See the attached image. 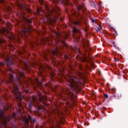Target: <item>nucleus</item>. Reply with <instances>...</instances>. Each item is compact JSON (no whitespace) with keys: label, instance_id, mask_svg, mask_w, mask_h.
Returning a JSON list of instances; mask_svg holds the SVG:
<instances>
[{"label":"nucleus","instance_id":"nucleus-1","mask_svg":"<svg viewBox=\"0 0 128 128\" xmlns=\"http://www.w3.org/2000/svg\"><path fill=\"white\" fill-rule=\"evenodd\" d=\"M4 64L2 62H0V72L3 74H8V80H6V84H8L10 88H11L13 94H14L16 100H22V98H24V95L22 94L20 91L18 89V86H22V81H24V70H18L16 72V78H14V71L12 68H7V71L2 70V68H4Z\"/></svg>","mask_w":128,"mask_h":128},{"label":"nucleus","instance_id":"nucleus-2","mask_svg":"<svg viewBox=\"0 0 128 128\" xmlns=\"http://www.w3.org/2000/svg\"><path fill=\"white\" fill-rule=\"evenodd\" d=\"M53 4L52 7L48 6V3L44 0H38L40 4L43 6L45 10L43 11L42 8H38L37 12L40 14H44L50 24H52L56 22L58 16H60V8L56 4H62L68 6L70 2L68 0H50Z\"/></svg>","mask_w":128,"mask_h":128},{"label":"nucleus","instance_id":"nucleus-3","mask_svg":"<svg viewBox=\"0 0 128 128\" xmlns=\"http://www.w3.org/2000/svg\"><path fill=\"white\" fill-rule=\"evenodd\" d=\"M78 76H79V78L76 76L70 77L68 84L70 90L68 88L63 89L62 90V94L69 96L70 98H74L76 96V94L78 92H80V90L82 88V82L84 80V78H82L84 74L78 72Z\"/></svg>","mask_w":128,"mask_h":128},{"label":"nucleus","instance_id":"nucleus-4","mask_svg":"<svg viewBox=\"0 0 128 128\" xmlns=\"http://www.w3.org/2000/svg\"><path fill=\"white\" fill-rule=\"evenodd\" d=\"M50 68L47 64L44 66L40 64L39 66V72H38L39 78H35L34 82L38 86H40L41 90L46 86V84H44L42 80H44V76L42 72H46L48 70H50Z\"/></svg>","mask_w":128,"mask_h":128},{"label":"nucleus","instance_id":"nucleus-5","mask_svg":"<svg viewBox=\"0 0 128 128\" xmlns=\"http://www.w3.org/2000/svg\"><path fill=\"white\" fill-rule=\"evenodd\" d=\"M45 102H46V98L42 96L38 95L36 98L34 96H32V102H36L38 107L37 110L38 112L44 110V106H46Z\"/></svg>","mask_w":128,"mask_h":128},{"label":"nucleus","instance_id":"nucleus-6","mask_svg":"<svg viewBox=\"0 0 128 128\" xmlns=\"http://www.w3.org/2000/svg\"><path fill=\"white\" fill-rule=\"evenodd\" d=\"M24 20L26 22V24H28V28H26V26H24L20 34L22 36H24L26 38H28V34H30V24H32V22L30 20H28L26 18H24Z\"/></svg>","mask_w":128,"mask_h":128},{"label":"nucleus","instance_id":"nucleus-7","mask_svg":"<svg viewBox=\"0 0 128 128\" xmlns=\"http://www.w3.org/2000/svg\"><path fill=\"white\" fill-rule=\"evenodd\" d=\"M1 58L4 59V62L6 66H12L14 64L12 58L9 56L7 54H1Z\"/></svg>","mask_w":128,"mask_h":128},{"label":"nucleus","instance_id":"nucleus-8","mask_svg":"<svg viewBox=\"0 0 128 128\" xmlns=\"http://www.w3.org/2000/svg\"><path fill=\"white\" fill-rule=\"evenodd\" d=\"M6 32L10 40H14L20 38V37L18 35L15 36L14 35H10V34L8 32V28H5L4 29L0 30V36H4L6 34Z\"/></svg>","mask_w":128,"mask_h":128},{"label":"nucleus","instance_id":"nucleus-9","mask_svg":"<svg viewBox=\"0 0 128 128\" xmlns=\"http://www.w3.org/2000/svg\"><path fill=\"white\" fill-rule=\"evenodd\" d=\"M76 58L78 60H80L81 62H88V64H90L91 66L94 68V61H92V59L90 57H86V56H76Z\"/></svg>","mask_w":128,"mask_h":128},{"label":"nucleus","instance_id":"nucleus-10","mask_svg":"<svg viewBox=\"0 0 128 128\" xmlns=\"http://www.w3.org/2000/svg\"><path fill=\"white\" fill-rule=\"evenodd\" d=\"M32 120V116L28 115V118L26 116L22 119V122L24 124V128H26L30 126V121Z\"/></svg>","mask_w":128,"mask_h":128},{"label":"nucleus","instance_id":"nucleus-11","mask_svg":"<svg viewBox=\"0 0 128 128\" xmlns=\"http://www.w3.org/2000/svg\"><path fill=\"white\" fill-rule=\"evenodd\" d=\"M72 30L74 34H76V36H74V35H73V38H75V40H78L81 36L80 30L76 28H74L72 29Z\"/></svg>","mask_w":128,"mask_h":128},{"label":"nucleus","instance_id":"nucleus-12","mask_svg":"<svg viewBox=\"0 0 128 128\" xmlns=\"http://www.w3.org/2000/svg\"><path fill=\"white\" fill-rule=\"evenodd\" d=\"M51 54L56 56H60L62 54V53L58 52V47L56 46H55L54 50H52Z\"/></svg>","mask_w":128,"mask_h":128},{"label":"nucleus","instance_id":"nucleus-13","mask_svg":"<svg viewBox=\"0 0 128 128\" xmlns=\"http://www.w3.org/2000/svg\"><path fill=\"white\" fill-rule=\"evenodd\" d=\"M24 68L25 70H27L28 72H30V67L28 64H24Z\"/></svg>","mask_w":128,"mask_h":128},{"label":"nucleus","instance_id":"nucleus-14","mask_svg":"<svg viewBox=\"0 0 128 128\" xmlns=\"http://www.w3.org/2000/svg\"><path fill=\"white\" fill-rule=\"evenodd\" d=\"M72 16H74L75 18H78V16H82V15H80V13H78L76 12L75 11H74V12H72Z\"/></svg>","mask_w":128,"mask_h":128},{"label":"nucleus","instance_id":"nucleus-15","mask_svg":"<svg viewBox=\"0 0 128 128\" xmlns=\"http://www.w3.org/2000/svg\"><path fill=\"white\" fill-rule=\"evenodd\" d=\"M50 40H48V38H46V39H44V38H41L40 39V44H43L44 42L46 44V42H49Z\"/></svg>","mask_w":128,"mask_h":128},{"label":"nucleus","instance_id":"nucleus-16","mask_svg":"<svg viewBox=\"0 0 128 128\" xmlns=\"http://www.w3.org/2000/svg\"><path fill=\"white\" fill-rule=\"evenodd\" d=\"M73 24L74 26H80V22L78 20H76L73 22Z\"/></svg>","mask_w":128,"mask_h":128},{"label":"nucleus","instance_id":"nucleus-17","mask_svg":"<svg viewBox=\"0 0 128 128\" xmlns=\"http://www.w3.org/2000/svg\"><path fill=\"white\" fill-rule=\"evenodd\" d=\"M86 44L88 46H90V40H86L85 42H83V44L84 46H86Z\"/></svg>","mask_w":128,"mask_h":128},{"label":"nucleus","instance_id":"nucleus-18","mask_svg":"<svg viewBox=\"0 0 128 128\" xmlns=\"http://www.w3.org/2000/svg\"><path fill=\"white\" fill-rule=\"evenodd\" d=\"M4 42H6V40H2V39H0V46H2V44H4Z\"/></svg>","mask_w":128,"mask_h":128},{"label":"nucleus","instance_id":"nucleus-19","mask_svg":"<svg viewBox=\"0 0 128 128\" xmlns=\"http://www.w3.org/2000/svg\"><path fill=\"white\" fill-rule=\"evenodd\" d=\"M49 74H50V76L51 78H54V73H52V71L49 72Z\"/></svg>","mask_w":128,"mask_h":128},{"label":"nucleus","instance_id":"nucleus-20","mask_svg":"<svg viewBox=\"0 0 128 128\" xmlns=\"http://www.w3.org/2000/svg\"><path fill=\"white\" fill-rule=\"evenodd\" d=\"M80 70H82V71L84 72L85 74H88V72L86 70H84V68H82L80 67Z\"/></svg>","mask_w":128,"mask_h":128},{"label":"nucleus","instance_id":"nucleus-21","mask_svg":"<svg viewBox=\"0 0 128 128\" xmlns=\"http://www.w3.org/2000/svg\"><path fill=\"white\" fill-rule=\"evenodd\" d=\"M95 30H96L97 32H100V28L98 27H96L95 28Z\"/></svg>","mask_w":128,"mask_h":128},{"label":"nucleus","instance_id":"nucleus-22","mask_svg":"<svg viewBox=\"0 0 128 128\" xmlns=\"http://www.w3.org/2000/svg\"><path fill=\"white\" fill-rule=\"evenodd\" d=\"M113 96H114L115 98H118V94H116V93H114Z\"/></svg>","mask_w":128,"mask_h":128},{"label":"nucleus","instance_id":"nucleus-23","mask_svg":"<svg viewBox=\"0 0 128 128\" xmlns=\"http://www.w3.org/2000/svg\"><path fill=\"white\" fill-rule=\"evenodd\" d=\"M32 102L31 101V102L29 104V110H30V108H32Z\"/></svg>","mask_w":128,"mask_h":128},{"label":"nucleus","instance_id":"nucleus-24","mask_svg":"<svg viewBox=\"0 0 128 128\" xmlns=\"http://www.w3.org/2000/svg\"><path fill=\"white\" fill-rule=\"evenodd\" d=\"M0 2L1 4H5L6 3V1L4 0H0Z\"/></svg>","mask_w":128,"mask_h":128},{"label":"nucleus","instance_id":"nucleus-25","mask_svg":"<svg viewBox=\"0 0 128 128\" xmlns=\"http://www.w3.org/2000/svg\"><path fill=\"white\" fill-rule=\"evenodd\" d=\"M61 42L62 44H64V46H66V42H64V41H62Z\"/></svg>","mask_w":128,"mask_h":128},{"label":"nucleus","instance_id":"nucleus-26","mask_svg":"<svg viewBox=\"0 0 128 128\" xmlns=\"http://www.w3.org/2000/svg\"><path fill=\"white\" fill-rule=\"evenodd\" d=\"M104 98H108V96L106 94H104Z\"/></svg>","mask_w":128,"mask_h":128},{"label":"nucleus","instance_id":"nucleus-27","mask_svg":"<svg viewBox=\"0 0 128 128\" xmlns=\"http://www.w3.org/2000/svg\"><path fill=\"white\" fill-rule=\"evenodd\" d=\"M36 122V119H33L32 120V123L34 124Z\"/></svg>","mask_w":128,"mask_h":128},{"label":"nucleus","instance_id":"nucleus-28","mask_svg":"<svg viewBox=\"0 0 128 128\" xmlns=\"http://www.w3.org/2000/svg\"><path fill=\"white\" fill-rule=\"evenodd\" d=\"M114 60H115V62H118V59L116 58H114Z\"/></svg>","mask_w":128,"mask_h":128},{"label":"nucleus","instance_id":"nucleus-29","mask_svg":"<svg viewBox=\"0 0 128 128\" xmlns=\"http://www.w3.org/2000/svg\"><path fill=\"white\" fill-rule=\"evenodd\" d=\"M26 10H27L29 14H30V10L27 9Z\"/></svg>","mask_w":128,"mask_h":128},{"label":"nucleus","instance_id":"nucleus-30","mask_svg":"<svg viewBox=\"0 0 128 128\" xmlns=\"http://www.w3.org/2000/svg\"><path fill=\"white\" fill-rule=\"evenodd\" d=\"M77 8L78 10H82V7H78Z\"/></svg>","mask_w":128,"mask_h":128},{"label":"nucleus","instance_id":"nucleus-31","mask_svg":"<svg viewBox=\"0 0 128 128\" xmlns=\"http://www.w3.org/2000/svg\"><path fill=\"white\" fill-rule=\"evenodd\" d=\"M98 28H100H100H102V24H98Z\"/></svg>","mask_w":128,"mask_h":128},{"label":"nucleus","instance_id":"nucleus-32","mask_svg":"<svg viewBox=\"0 0 128 128\" xmlns=\"http://www.w3.org/2000/svg\"><path fill=\"white\" fill-rule=\"evenodd\" d=\"M91 21H92V22H94L95 20H94V19H92Z\"/></svg>","mask_w":128,"mask_h":128},{"label":"nucleus","instance_id":"nucleus-33","mask_svg":"<svg viewBox=\"0 0 128 128\" xmlns=\"http://www.w3.org/2000/svg\"><path fill=\"white\" fill-rule=\"evenodd\" d=\"M112 44H114V46H116V42H112Z\"/></svg>","mask_w":128,"mask_h":128},{"label":"nucleus","instance_id":"nucleus-34","mask_svg":"<svg viewBox=\"0 0 128 128\" xmlns=\"http://www.w3.org/2000/svg\"><path fill=\"white\" fill-rule=\"evenodd\" d=\"M90 68V67L88 66H86V70H88Z\"/></svg>","mask_w":128,"mask_h":128},{"label":"nucleus","instance_id":"nucleus-35","mask_svg":"<svg viewBox=\"0 0 128 128\" xmlns=\"http://www.w3.org/2000/svg\"><path fill=\"white\" fill-rule=\"evenodd\" d=\"M2 22V18L0 16V22Z\"/></svg>","mask_w":128,"mask_h":128},{"label":"nucleus","instance_id":"nucleus-36","mask_svg":"<svg viewBox=\"0 0 128 128\" xmlns=\"http://www.w3.org/2000/svg\"><path fill=\"white\" fill-rule=\"evenodd\" d=\"M57 86H54V88L55 90H56Z\"/></svg>","mask_w":128,"mask_h":128},{"label":"nucleus","instance_id":"nucleus-37","mask_svg":"<svg viewBox=\"0 0 128 128\" xmlns=\"http://www.w3.org/2000/svg\"><path fill=\"white\" fill-rule=\"evenodd\" d=\"M44 58H45V59L46 60V54H45Z\"/></svg>","mask_w":128,"mask_h":128},{"label":"nucleus","instance_id":"nucleus-38","mask_svg":"<svg viewBox=\"0 0 128 128\" xmlns=\"http://www.w3.org/2000/svg\"><path fill=\"white\" fill-rule=\"evenodd\" d=\"M26 92L28 94V90H26Z\"/></svg>","mask_w":128,"mask_h":128},{"label":"nucleus","instance_id":"nucleus-39","mask_svg":"<svg viewBox=\"0 0 128 128\" xmlns=\"http://www.w3.org/2000/svg\"><path fill=\"white\" fill-rule=\"evenodd\" d=\"M19 106H22V104H20L18 105Z\"/></svg>","mask_w":128,"mask_h":128},{"label":"nucleus","instance_id":"nucleus-40","mask_svg":"<svg viewBox=\"0 0 128 128\" xmlns=\"http://www.w3.org/2000/svg\"><path fill=\"white\" fill-rule=\"evenodd\" d=\"M33 106H34V108H36V106H34L33 104Z\"/></svg>","mask_w":128,"mask_h":128},{"label":"nucleus","instance_id":"nucleus-41","mask_svg":"<svg viewBox=\"0 0 128 128\" xmlns=\"http://www.w3.org/2000/svg\"><path fill=\"white\" fill-rule=\"evenodd\" d=\"M65 58H68V57H66V56H65Z\"/></svg>","mask_w":128,"mask_h":128},{"label":"nucleus","instance_id":"nucleus-42","mask_svg":"<svg viewBox=\"0 0 128 128\" xmlns=\"http://www.w3.org/2000/svg\"><path fill=\"white\" fill-rule=\"evenodd\" d=\"M32 84H33V86H34V80H33V83H32Z\"/></svg>","mask_w":128,"mask_h":128},{"label":"nucleus","instance_id":"nucleus-43","mask_svg":"<svg viewBox=\"0 0 128 128\" xmlns=\"http://www.w3.org/2000/svg\"><path fill=\"white\" fill-rule=\"evenodd\" d=\"M40 128H42V126H40Z\"/></svg>","mask_w":128,"mask_h":128},{"label":"nucleus","instance_id":"nucleus-44","mask_svg":"<svg viewBox=\"0 0 128 128\" xmlns=\"http://www.w3.org/2000/svg\"><path fill=\"white\" fill-rule=\"evenodd\" d=\"M48 52H49V53L50 52V51L49 50V51H48Z\"/></svg>","mask_w":128,"mask_h":128},{"label":"nucleus","instance_id":"nucleus-45","mask_svg":"<svg viewBox=\"0 0 128 128\" xmlns=\"http://www.w3.org/2000/svg\"><path fill=\"white\" fill-rule=\"evenodd\" d=\"M78 52H79V54H80V51H78Z\"/></svg>","mask_w":128,"mask_h":128},{"label":"nucleus","instance_id":"nucleus-46","mask_svg":"<svg viewBox=\"0 0 128 128\" xmlns=\"http://www.w3.org/2000/svg\"><path fill=\"white\" fill-rule=\"evenodd\" d=\"M47 86H48V84Z\"/></svg>","mask_w":128,"mask_h":128},{"label":"nucleus","instance_id":"nucleus-47","mask_svg":"<svg viewBox=\"0 0 128 128\" xmlns=\"http://www.w3.org/2000/svg\"><path fill=\"white\" fill-rule=\"evenodd\" d=\"M32 64H33V66H34V62H33Z\"/></svg>","mask_w":128,"mask_h":128},{"label":"nucleus","instance_id":"nucleus-48","mask_svg":"<svg viewBox=\"0 0 128 128\" xmlns=\"http://www.w3.org/2000/svg\"><path fill=\"white\" fill-rule=\"evenodd\" d=\"M50 85H52V84H50Z\"/></svg>","mask_w":128,"mask_h":128},{"label":"nucleus","instance_id":"nucleus-49","mask_svg":"<svg viewBox=\"0 0 128 128\" xmlns=\"http://www.w3.org/2000/svg\"><path fill=\"white\" fill-rule=\"evenodd\" d=\"M33 88H34V87L33 86Z\"/></svg>","mask_w":128,"mask_h":128},{"label":"nucleus","instance_id":"nucleus-50","mask_svg":"<svg viewBox=\"0 0 128 128\" xmlns=\"http://www.w3.org/2000/svg\"><path fill=\"white\" fill-rule=\"evenodd\" d=\"M33 56H34V54H33Z\"/></svg>","mask_w":128,"mask_h":128}]
</instances>
